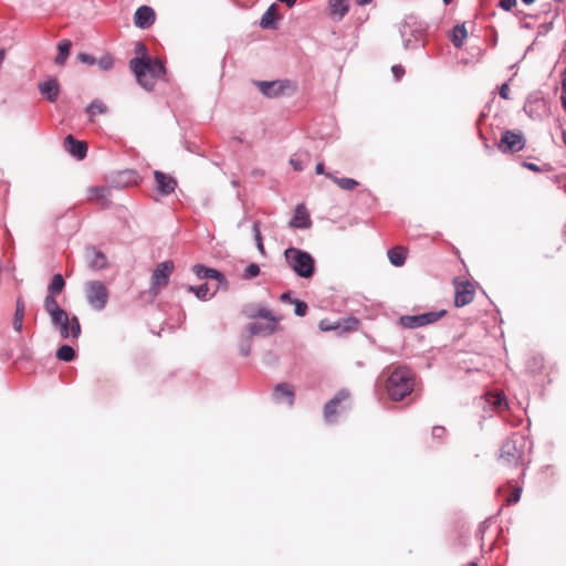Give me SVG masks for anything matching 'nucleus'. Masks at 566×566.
Masks as SVG:
<instances>
[{"label":"nucleus","mask_w":566,"mask_h":566,"mask_svg":"<svg viewBox=\"0 0 566 566\" xmlns=\"http://www.w3.org/2000/svg\"><path fill=\"white\" fill-rule=\"evenodd\" d=\"M128 65L137 83L148 92L155 88L156 81L165 80L167 74L165 64L159 57H150L147 61L130 59Z\"/></svg>","instance_id":"f257e3e1"},{"label":"nucleus","mask_w":566,"mask_h":566,"mask_svg":"<svg viewBox=\"0 0 566 566\" xmlns=\"http://www.w3.org/2000/svg\"><path fill=\"white\" fill-rule=\"evenodd\" d=\"M284 259L290 269L301 279H312L316 272L314 256L300 248L289 247L284 250Z\"/></svg>","instance_id":"f03ea898"},{"label":"nucleus","mask_w":566,"mask_h":566,"mask_svg":"<svg viewBox=\"0 0 566 566\" xmlns=\"http://www.w3.org/2000/svg\"><path fill=\"white\" fill-rule=\"evenodd\" d=\"M428 23L420 20L416 15H408L399 28V33L402 39L403 48L406 50H415L423 48L424 36L427 34Z\"/></svg>","instance_id":"7ed1b4c3"},{"label":"nucleus","mask_w":566,"mask_h":566,"mask_svg":"<svg viewBox=\"0 0 566 566\" xmlns=\"http://www.w3.org/2000/svg\"><path fill=\"white\" fill-rule=\"evenodd\" d=\"M386 390L390 399L400 401L413 390L412 374L406 367H397L387 378Z\"/></svg>","instance_id":"20e7f679"},{"label":"nucleus","mask_w":566,"mask_h":566,"mask_svg":"<svg viewBox=\"0 0 566 566\" xmlns=\"http://www.w3.org/2000/svg\"><path fill=\"white\" fill-rule=\"evenodd\" d=\"M352 409L350 392L343 388L338 390L323 408V419L326 424H335L338 417L347 413Z\"/></svg>","instance_id":"39448f33"},{"label":"nucleus","mask_w":566,"mask_h":566,"mask_svg":"<svg viewBox=\"0 0 566 566\" xmlns=\"http://www.w3.org/2000/svg\"><path fill=\"white\" fill-rule=\"evenodd\" d=\"M253 85L266 98L293 96L297 91L296 83L287 78L273 81H253Z\"/></svg>","instance_id":"423d86ee"},{"label":"nucleus","mask_w":566,"mask_h":566,"mask_svg":"<svg viewBox=\"0 0 566 566\" xmlns=\"http://www.w3.org/2000/svg\"><path fill=\"white\" fill-rule=\"evenodd\" d=\"M526 439L522 434H513L501 447L500 459L509 464H524Z\"/></svg>","instance_id":"0eeeda50"},{"label":"nucleus","mask_w":566,"mask_h":566,"mask_svg":"<svg viewBox=\"0 0 566 566\" xmlns=\"http://www.w3.org/2000/svg\"><path fill=\"white\" fill-rule=\"evenodd\" d=\"M85 300L88 306L96 312H102L106 308L109 292L106 284L98 280H91L84 284Z\"/></svg>","instance_id":"6e6552de"},{"label":"nucleus","mask_w":566,"mask_h":566,"mask_svg":"<svg viewBox=\"0 0 566 566\" xmlns=\"http://www.w3.org/2000/svg\"><path fill=\"white\" fill-rule=\"evenodd\" d=\"M51 324L63 339H77L81 336L82 328L78 317L74 314L70 316L66 311L51 317Z\"/></svg>","instance_id":"1a4fd4ad"},{"label":"nucleus","mask_w":566,"mask_h":566,"mask_svg":"<svg viewBox=\"0 0 566 566\" xmlns=\"http://www.w3.org/2000/svg\"><path fill=\"white\" fill-rule=\"evenodd\" d=\"M447 315L446 310L440 311H429L421 314L416 315H402L398 319V324L407 329H413L418 327H422L426 325H430L441 319Z\"/></svg>","instance_id":"9d476101"},{"label":"nucleus","mask_w":566,"mask_h":566,"mask_svg":"<svg viewBox=\"0 0 566 566\" xmlns=\"http://www.w3.org/2000/svg\"><path fill=\"white\" fill-rule=\"evenodd\" d=\"M526 139L521 130L506 129L502 133L497 148L503 154H515L524 149Z\"/></svg>","instance_id":"9b49d317"},{"label":"nucleus","mask_w":566,"mask_h":566,"mask_svg":"<svg viewBox=\"0 0 566 566\" xmlns=\"http://www.w3.org/2000/svg\"><path fill=\"white\" fill-rule=\"evenodd\" d=\"M174 270L172 261L159 263L151 274L150 292L156 295L157 291L168 284L169 276Z\"/></svg>","instance_id":"f8f14e48"},{"label":"nucleus","mask_w":566,"mask_h":566,"mask_svg":"<svg viewBox=\"0 0 566 566\" xmlns=\"http://www.w3.org/2000/svg\"><path fill=\"white\" fill-rule=\"evenodd\" d=\"M85 261L87 268L95 272L108 268L107 256L103 251L98 250L95 245H87L85 248Z\"/></svg>","instance_id":"ddd939ff"},{"label":"nucleus","mask_w":566,"mask_h":566,"mask_svg":"<svg viewBox=\"0 0 566 566\" xmlns=\"http://www.w3.org/2000/svg\"><path fill=\"white\" fill-rule=\"evenodd\" d=\"M154 178L156 181V190L163 197L170 196L178 187V181L175 177L160 170L154 171Z\"/></svg>","instance_id":"4468645a"},{"label":"nucleus","mask_w":566,"mask_h":566,"mask_svg":"<svg viewBox=\"0 0 566 566\" xmlns=\"http://www.w3.org/2000/svg\"><path fill=\"white\" fill-rule=\"evenodd\" d=\"M155 10L146 4L138 7L134 13V24L142 30L150 28L155 23Z\"/></svg>","instance_id":"2eb2a0df"},{"label":"nucleus","mask_w":566,"mask_h":566,"mask_svg":"<svg viewBox=\"0 0 566 566\" xmlns=\"http://www.w3.org/2000/svg\"><path fill=\"white\" fill-rule=\"evenodd\" d=\"M474 287L469 281L457 284L453 300L454 306L463 307L470 304L474 298Z\"/></svg>","instance_id":"dca6fc26"},{"label":"nucleus","mask_w":566,"mask_h":566,"mask_svg":"<svg viewBox=\"0 0 566 566\" xmlns=\"http://www.w3.org/2000/svg\"><path fill=\"white\" fill-rule=\"evenodd\" d=\"M64 148L76 160H83L87 155L88 146L86 142L76 139L70 134L64 139Z\"/></svg>","instance_id":"f3484780"},{"label":"nucleus","mask_w":566,"mask_h":566,"mask_svg":"<svg viewBox=\"0 0 566 566\" xmlns=\"http://www.w3.org/2000/svg\"><path fill=\"white\" fill-rule=\"evenodd\" d=\"M312 226L310 212L303 203H298L293 212L289 227L292 229H308Z\"/></svg>","instance_id":"a211bd4d"},{"label":"nucleus","mask_w":566,"mask_h":566,"mask_svg":"<svg viewBox=\"0 0 566 566\" xmlns=\"http://www.w3.org/2000/svg\"><path fill=\"white\" fill-rule=\"evenodd\" d=\"M38 90L50 103H55L61 92L56 77H49L48 80L40 82L38 84Z\"/></svg>","instance_id":"6ab92c4d"},{"label":"nucleus","mask_w":566,"mask_h":566,"mask_svg":"<svg viewBox=\"0 0 566 566\" xmlns=\"http://www.w3.org/2000/svg\"><path fill=\"white\" fill-rule=\"evenodd\" d=\"M273 399L276 403H286L292 407L295 399V392L287 382H280L273 389Z\"/></svg>","instance_id":"aec40b11"},{"label":"nucleus","mask_w":566,"mask_h":566,"mask_svg":"<svg viewBox=\"0 0 566 566\" xmlns=\"http://www.w3.org/2000/svg\"><path fill=\"white\" fill-rule=\"evenodd\" d=\"M192 272L201 280L214 279L220 284H222L224 286H227V284H228L227 279L222 272H220L219 270L209 268L205 264H195L192 266Z\"/></svg>","instance_id":"412c9836"},{"label":"nucleus","mask_w":566,"mask_h":566,"mask_svg":"<svg viewBox=\"0 0 566 566\" xmlns=\"http://www.w3.org/2000/svg\"><path fill=\"white\" fill-rule=\"evenodd\" d=\"M277 6L272 3L266 11L262 14L259 25L263 30H276L277 29Z\"/></svg>","instance_id":"4be33fe9"},{"label":"nucleus","mask_w":566,"mask_h":566,"mask_svg":"<svg viewBox=\"0 0 566 566\" xmlns=\"http://www.w3.org/2000/svg\"><path fill=\"white\" fill-rule=\"evenodd\" d=\"M329 15L334 21H340L349 10L348 0H329Z\"/></svg>","instance_id":"5701e85b"},{"label":"nucleus","mask_w":566,"mask_h":566,"mask_svg":"<svg viewBox=\"0 0 566 566\" xmlns=\"http://www.w3.org/2000/svg\"><path fill=\"white\" fill-rule=\"evenodd\" d=\"M112 189L106 186H94L88 188V193L91 195L90 200H97L101 202L103 207H108L111 203Z\"/></svg>","instance_id":"b1692460"},{"label":"nucleus","mask_w":566,"mask_h":566,"mask_svg":"<svg viewBox=\"0 0 566 566\" xmlns=\"http://www.w3.org/2000/svg\"><path fill=\"white\" fill-rule=\"evenodd\" d=\"M72 42L70 40H62L57 43V54L54 59V63L62 66L66 63L70 55Z\"/></svg>","instance_id":"393cba45"},{"label":"nucleus","mask_w":566,"mask_h":566,"mask_svg":"<svg viewBox=\"0 0 566 566\" xmlns=\"http://www.w3.org/2000/svg\"><path fill=\"white\" fill-rule=\"evenodd\" d=\"M55 296L54 294L48 293L43 302L44 311L50 315V318L65 311L59 305Z\"/></svg>","instance_id":"a878e982"},{"label":"nucleus","mask_w":566,"mask_h":566,"mask_svg":"<svg viewBox=\"0 0 566 566\" xmlns=\"http://www.w3.org/2000/svg\"><path fill=\"white\" fill-rule=\"evenodd\" d=\"M24 313H25L24 302H23L22 297H18L17 303H15V312H14V316H13V322H12L13 329L18 333H20L22 331Z\"/></svg>","instance_id":"bb28decb"},{"label":"nucleus","mask_w":566,"mask_h":566,"mask_svg":"<svg viewBox=\"0 0 566 566\" xmlns=\"http://www.w3.org/2000/svg\"><path fill=\"white\" fill-rule=\"evenodd\" d=\"M388 259L394 266H402L406 262L407 252L403 248H391L387 252Z\"/></svg>","instance_id":"cd10ccee"},{"label":"nucleus","mask_w":566,"mask_h":566,"mask_svg":"<svg viewBox=\"0 0 566 566\" xmlns=\"http://www.w3.org/2000/svg\"><path fill=\"white\" fill-rule=\"evenodd\" d=\"M467 36H468V32H467L464 23L457 24L453 28L452 35H451V42H452L453 46L457 49H461Z\"/></svg>","instance_id":"c85d7f7f"},{"label":"nucleus","mask_w":566,"mask_h":566,"mask_svg":"<svg viewBox=\"0 0 566 566\" xmlns=\"http://www.w3.org/2000/svg\"><path fill=\"white\" fill-rule=\"evenodd\" d=\"M55 355L59 360L64 361V363H70L75 359L76 352L71 345L63 344L57 348Z\"/></svg>","instance_id":"c756f323"},{"label":"nucleus","mask_w":566,"mask_h":566,"mask_svg":"<svg viewBox=\"0 0 566 566\" xmlns=\"http://www.w3.org/2000/svg\"><path fill=\"white\" fill-rule=\"evenodd\" d=\"M248 332L250 334L249 337L263 333L270 335L275 332V325L273 323L268 325L261 323H252L248 326Z\"/></svg>","instance_id":"7c9ffc66"},{"label":"nucleus","mask_w":566,"mask_h":566,"mask_svg":"<svg viewBox=\"0 0 566 566\" xmlns=\"http://www.w3.org/2000/svg\"><path fill=\"white\" fill-rule=\"evenodd\" d=\"M85 113L90 116L91 120L95 115H103L107 113V106L101 99H93L85 108Z\"/></svg>","instance_id":"2f4dec72"},{"label":"nucleus","mask_w":566,"mask_h":566,"mask_svg":"<svg viewBox=\"0 0 566 566\" xmlns=\"http://www.w3.org/2000/svg\"><path fill=\"white\" fill-rule=\"evenodd\" d=\"M65 287V280L62 274L56 273L52 276L49 286H48V293L57 295L63 291Z\"/></svg>","instance_id":"473e14b6"},{"label":"nucleus","mask_w":566,"mask_h":566,"mask_svg":"<svg viewBox=\"0 0 566 566\" xmlns=\"http://www.w3.org/2000/svg\"><path fill=\"white\" fill-rule=\"evenodd\" d=\"M326 176L329 179H332L343 190L350 191L359 185L358 181L353 178H347V177L338 178V177L333 176L332 174H326Z\"/></svg>","instance_id":"72a5a7b5"},{"label":"nucleus","mask_w":566,"mask_h":566,"mask_svg":"<svg viewBox=\"0 0 566 566\" xmlns=\"http://www.w3.org/2000/svg\"><path fill=\"white\" fill-rule=\"evenodd\" d=\"M340 333L356 331L359 325V319L355 316H348L339 319Z\"/></svg>","instance_id":"f704fd0d"},{"label":"nucleus","mask_w":566,"mask_h":566,"mask_svg":"<svg viewBox=\"0 0 566 566\" xmlns=\"http://www.w3.org/2000/svg\"><path fill=\"white\" fill-rule=\"evenodd\" d=\"M95 64L103 72L111 71L114 67V57L112 54L106 53L103 56H101L99 59H96Z\"/></svg>","instance_id":"c9c22d12"},{"label":"nucleus","mask_w":566,"mask_h":566,"mask_svg":"<svg viewBox=\"0 0 566 566\" xmlns=\"http://www.w3.org/2000/svg\"><path fill=\"white\" fill-rule=\"evenodd\" d=\"M250 319L255 318H264L270 321L271 323L275 324L277 322V318L272 314V312L263 306H260L259 310H256L255 314H249Z\"/></svg>","instance_id":"e433bc0d"},{"label":"nucleus","mask_w":566,"mask_h":566,"mask_svg":"<svg viewBox=\"0 0 566 566\" xmlns=\"http://www.w3.org/2000/svg\"><path fill=\"white\" fill-rule=\"evenodd\" d=\"M188 291L189 292H192L195 293V295L199 298V300H207V295L209 293V286H208V283H202L198 286H193V285H188Z\"/></svg>","instance_id":"4c0bfd02"},{"label":"nucleus","mask_w":566,"mask_h":566,"mask_svg":"<svg viewBox=\"0 0 566 566\" xmlns=\"http://www.w3.org/2000/svg\"><path fill=\"white\" fill-rule=\"evenodd\" d=\"M135 56L133 59H142L147 61L150 59L146 44L142 41H137L134 46Z\"/></svg>","instance_id":"58836bf2"},{"label":"nucleus","mask_w":566,"mask_h":566,"mask_svg":"<svg viewBox=\"0 0 566 566\" xmlns=\"http://www.w3.org/2000/svg\"><path fill=\"white\" fill-rule=\"evenodd\" d=\"M252 231L254 234V240H255L258 250L260 251L261 254H264L265 251H264V245H263L262 235H261V231H260V221L253 222Z\"/></svg>","instance_id":"ea45409f"},{"label":"nucleus","mask_w":566,"mask_h":566,"mask_svg":"<svg viewBox=\"0 0 566 566\" xmlns=\"http://www.w3.org/2000/svg\"><path fill=\"white\" fill-rule=\"evenodd\" d=\"M543 367L544 359L541 356H535L527 363V369L533 374L539 373L543 369Z\"/></svg>","instance_id":"a19ab883"},{"label":"nucleus","mask_w":566,"mask_h":566,"mask_svg":"<svg viewBox=\"0 0 566 566\" xmlns=\"http://www.w3.org/2000/svg\"><path fill=\"white\" fill-rule=\"evenodd\" d=\"M318 327L322 332L340 331L339 319L337 322L322 319L318 324Z\"/></svg>","instance_id":"79ce46f5"},{"label":"nucleus","mask_w":566,"mask_h":566,"mask_svg":"<svg viewBox=\"0 0 566 566\" xmlns=\"http://www.w3.org/2000/svg\"><path fill=\"white\" fill-rule=\"evenodd\" d=\"M294 305V314L298 317H304L307 313L308 306L307 304L302 300L293 301Z\"/></svg>","instance_id":"37998d69"},{"label":"nucleus","mask_w":566,"mask_h":566,"mask_svg":"<svg viewBox=\"0 0 566 566\" xmlns=\"http://www.w3.org/2000/svg\"><path fill=\"white\" fill-rule=\"evenodd\" d=\"M260 274V266L256 263H250L243 273V277L247 280L253 279Z\"/></svg>","instance_id":"c03bdc74"},{"label":"nucleus","mask_w":566,"mask_h":566,"mask_svg":"<svg viewBox=\"0 0 566 566\" xmlns=\"http://www.w3.org/2000/svg\"><path fill=\"white\" fill-rule=\"evenodd\" d=\"M522 166L531 171H534V172H542V171H548L551 170V165L548 164H545L543 167H539L538 165L536 164H533V163H528V161H523L522 163Z\"/></svg>","instance_id":"a18cd8bd"},{"label":"nucleus","mask_w":566,"mask_h":566,"mask_svg":"<svg viewBox=\"0 0 566 566\" xmlns=\"http://www.w3.org/2000/svg\"><path fill=\"white\" fill-rule=\"evenodd\" d=\"M239 352L242 356H249L251 353V339L250 337L243 338L239 345Z\"/></svg>","instance_id":"49530a36"},{"label":"nucleus","mask_w":566,"mask_h":566,"mask_svg":"<svg viewBox=\"0 0 566 566\" xmlns=\"http://www.w3.org/2000/svg\"><path fill=\"white\" fill-rule=\"evenodd\" d=\"M290 164L293 167L295 171H303L304 170V164L300 156L297 154H294L290 158Z\"/></svg>","instance_id":"de8ad7c7"},{"label":"nucleus","mask_w":566,"mask_h":566,"mask_svg":"<svg viewBox=\"0 0 566 566\" xmlns=\"http://www.w3.org/2000/svg\"><path fill=\"white\" fill-rule=\"evenodd\" d=\"M77 60L87 65H95V62H96L95 56H93L92 54L85 53V52L80 53L77 55Z\"/></svg>","instance_id":"09e8293b"},{"label":"nucleus","mask_w":566,"mask_h":566,"mask_svg":"<svg viewBox=\"0 0 566 566\" xmlns=\"http://www.w3.org/2000/svg\"><path fill=\"white\" fill-rule=\"evenodd\" d=\"M493 405L497 409H504L507 407V399L504 395H497L493 400Z\"/></svg>","instance_id":"8fccbe9b"},{"label":"nucleus","mask_w":566,"mask_h":566,"mask_svg":"<svg viewBox=\"0 0 566 566\" xmlns=\"http://www.w3.org/2000/svg\"><path fill=\"white\" fill-rule=\"evenodd\" d=\"M521 493H522V489L521 488H517L511 495L510 497L507 499V504L509 505H512V504H515L520 501L521 499Z\"/></svg>","instance_id":"3c124183"},{"label":"nucleus","mask_w":566,"mask_h":566,"mask_svg":"<svg viewBox=\"0 0 566 566\" xmlns=\"http://www.w3.org/2000/svg\"><path fill=\"white\" fill-rule=\"evenodd\" d=\"M391 72L397 81H399L405 74V69L400 64H396L391 67Z\"/></svg>","instance_id":"603ef678"},{"label":"nucleus","mask_w":566,"mask_h":566,"mask_svg":"<svg viewBox=\"0 0 566 566\" xmlns=\"http://www.w3.org/2000/svg\"><path fill=\"white\" fill-rule=\"evenodd\" d=\"M499 94L504 99H510V86L509 83H503L499 88Z\"/></svg>","instance_id":"864d4df0"},{"label":"nucleus","mask_w":566,"mask_h":566,"mask_svg":"<svg viewBox=\"0 0 566 566\" xmlns=\"http://www.w3.org/2000/svg\"><path fill=\"white\" fill-rule=\"evenodd\" d=\"M516 4V0H500V8L510 11Z\"/></svg>","instance_id":"5fc2aeb1"},{"label":"nucleus","mask_w":566,"mask_h":566,"mask_svg":"<svg viewBox=\"0 0 566 566\" xmlns=\"http://www.w3.org/2000/svg\"><path fill=\"white\" fill-rule=\"evenodd\" d=\"M260 305L248 304L243 307L242 313L244 316L249 318V314H255L256 310H259Z\"/></svg>","instance_id":"6e6d98bb"},{"label":"nucleus","mask_w":566,"mask_h":566,"mask_svg":"<svg viewBox=\"0 0 566 566\" xmlns=\"http://www.w3.org/2000/svg\"><path fill=\"white\" fill-rule=\"evenodd\" d=\"M444 432H446V429H444V427H442V426H434V427L432 428V431H431L432 437H433V438H436V439H440V438H442V436L444 434Z\"/></svg>","instance_id":"4d7b16f0"},{"label":"nucleus","mask_w":566,"mask_h":566,"mask_svg":"<svg viewBox=\"0 0 566 566\" xmlns=\"http://www.w3.org/2000/svg\"><path fill=\"white\" fill-rule=\"evenodd\" d=\"M297 298H293L292 297V292L291 291H287V292H284L280 295V301L283 302V303H291L293 304V301H296Z\"/></svg>","instance_id":"13d9d810"},{"label":"nucleus","mask_w":566,"mask_h":566,"mask_svg":"<svg viewBox=\"0 0 566 566\" xmlns=\"http://www.w3.org/2000/svg\"><path fill=\"white\" fill-rule=\"evenodd\" d=\"M315 172L317 175H326L327 172H325V166L323 163H318L316 166H315Z\"/></svg>","instance_id":"bf43d9fd"},{"label":"nucleus","mask_w":566,"mask_h":566,"mask_svg":"<svg viewBox=\"0 0 566 566\" xmlns=\"http://www.w3.org/2000/svg\"><path fill=\"white\" fill-rule=\"evenodd\" d=\"M489 44L495 46L497 44V33L493 31L491 38L489 39Z\"/></svg>","instance_id":"052dcab7"},{"label":"nucleus","mask_w":566,"mask_h":566,"mask_svg":"<svg viewBox=\"0 0 566 566\" xmlns=\"http://www.w3.org/2000/svg\"><path fill=\"white\" fill-rule=\"evenodd\" d=\"M562 91H563V94H566V70L563 73Z\"/></svg>","instance_id":"680f3d73"},{"label":"nucleus","mask_w":566,"mask_h":566,"mask_svg":"<svg viewBox=\"0 0 566 566\" xmlns=\"http://www.w3.org/2000/svg\"><path fill=\"white\" fill-rule=\"evenodd\" d=\"M373 0H355L357 6H366L370 3Z\"/></svg>","instance_id":"e2e57ef3"},{"label":"nucleus","mask_w":566,"mask_h":566,"mask_svg":"<svg viewBox=\"0 0 566 566\" xmlns=\"http://www.w3.org/2000/svg\"><path fill=\"white\" fill-rule=\"evenodd\" d=\"M565 95L566 94H563L560 96V102H562V106H563L564 111L566 112V96Z\"/></svg>","instance_id":"0e129e2a"},{"label":"nucleus","mask_w":566,"mask_h":566,"mask_svg":"<svg viewBox=\"0 0 566 566\" xmlns=\"http://www.w3.org/2000/svg\"><path fill=\"white\" fill-rule=\"evenodd\" d=\"M252 174L254 176H263L264 175V172L262 170H254Z\"/></svg>","instance_id":"69168bd1"},{"label":"nucleus","mask_w":566,"mask_h":566,"mask_svg":"<svg viewBox=\"0 0 566 566\" xmlns=\"http://www.w3.org/2000/svg\"><path fill=\"white\" fill-rule=\"evenodd\" d=\"M524 4L530 6L535 2V0H521Z\"/></svg>","instance_id":"338daca9"},{"label":"nucleus","mask_w":566,"mask_h":566,"mask_svg":"<svg viewBox=\"0 0 566 566\" xmlns=\"http://www.w3.org/2000/svg\"><path fill=\"white\" fill-rule=\"evenodd\" d=\"M464 566H479V565H478L475 562H470V563H468V564H467V565H464Z\"/></svg>","instance_id":"774afa93"}]
</instances>
